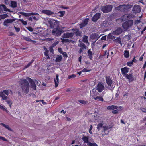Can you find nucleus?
I'll list each match as a JSON object with an SVG mask.
<instances>
[{
  "mask_svg": "<svg viewBox=\"0 0 146 146\" xmlns=\"http://www.w3.org/2000/svg\"><path fill=\"white\" fill-rule=\"evenodd\" d=\"M29 81L31 84V88L34 90L36 89V85L34 80L31 78L27 77L26 79H20L19 81V84L21 88L22 92L24 94H27L29 91L30 85L27 81Z\"/></svg>",
  "mask_w": 146,
  "mask_h": 146,
  "instance_id": "1",
  "label": "nucleus"
},
{
  "mask_svg": "<svg viewBox=\"0 0 146 146\" xmlns=\"http://www.w3.org/2000/svg\"><path fill=\"white\" fill-rule=\"evenodd\" d=\"M132 7V5L129 4L120 5L115 7L116 10L120 11L123 12H125Z\"/></svg>",
  "mask_w": 146,
  "mask_h": 146,
  "instance_id": "2",
  "label": "nucleus"
},
{
  "mask_svg": "<svg viewBox=\"0 0 146 146\" xmlns=\"http://www.w3.org/2000/svg\"><path fill=\"white\" fill-rule=\"evenodd\" d=\"M133 24V21L132 20H128L123 23L122 25L123 28L125 30H127L131 28Z\"/></svg>",
  "mask_w": 146,
  "mask_h": 146,
  "instance_id": "3",
  "label": "nucleus"
},
{
  "mask_svg": "<svg viewBox=\"0 0 146 146\" xmlns=\"http://www.w3.org/2000/svg\"><path fill=\"white\" fill-rule=\"evenodd\" d=\"M113 8V6L111 5H108L105 6H102L100 9L104 13H108L111 11Z\"/></svg>",
  "mask_w": 146,
  "mask_h": 146,
  "instance_id": "4",
  "label": "nucleus"
},
{
  "mask_svg": "<svg viewBox=\"0 0 146 146\" xmlns=\"http://www.w3.org/2000/svg\"><path fill=\"white\" fill-rule=\"evenodd\" d=\"M135 16L132 13H127L121 16V21H124L127 20L135 18Z\"/></svg>",
  "mask_w": 146,
  "mask_h": 146,
  "instance_id": "5",
  "label": "nucleus"
},
{
  "mask_svg": "<svg viewBox=\"0 0 146 146\" xmlns=\"http://www.w3.org/2000/svg\"><path fill=\"white\" fill-rule=\"evenodd\" d=\"M62 32V30L60 28H54L52 31L53 34L57 36H60Z\"/></svg>",
  "mask_w": 146,
  "mask_h": 146,
  "instance_id": "6",
  "label": "nucleus"
},
{
  "mask_svg": "<svg viewBox=\"0 0 146 146\" xmlns=\"http://www.w3.org/2000/svg\"><path fill=\"white\" fill-rule=\"evenodd\" d=\"M20 14L22 15L25 17H28L31 15H39V14L37 13H35L34 12L30 13H25L23 12H21L20 13Z\"/></svg>",
  "mask_w": 146,
  "mask_h": 146,
  "instance_id": "7",
  "label": "nucleus"
},
{
  "mask_svg": "<svg viewBox=\"0 0 146 146\" xmlns=\"http://www.w3.org/2000/svg\"><path fill=\"white\" fill-rule=\"evenodd\" d=\"M132 11L135 14L140 13L141 12L140 7L137 5H135L133 8Z\"/></svg>",
  "mask_w": 146,
  "mask_h": 146,
  "instance_id": "8",
  "label": "nucleus"
},
{
  "mask_svg": "<svg viewBox=\"0 0 146 146\" xmlns=\"http://www.w3.org/2000/svg\"><path fill=\"white\" fill-rule=\"evenodd\" d=\"M105 88L104 86L101 83H99L97 85L96 89L100 93L102 92Z\"/></svg>",
  "mask_w": 146,
  "mask_h": 146,
  "instance_id": "9",
  "label": "nucleus"
},
{
  "mask_svg": "<svg viewBox=\"0 0 146 146\" xmlns=\"http://www.w3.org/2000/svg\"><path fill=\"white\" fill-rule=\"evenodd\" d=\"M122 32V29L120 27H118L115 31L112 32V34L114 35H118L121 34Z\"/></svg>",
  "mask_w": 146,
  "mask_h": 146,
  "instance_id": "10",
  "label": "nucleus"
},
{
  "mask_svg": "<svg viewBox=\"0 0 146 146\" xmlns=\"http://www.w3.org/2000/svg\"><path fill=\"white\" fill-rule=\"evenodd\" d=\"M130 68L127 67L122 68L121 69V73L123 76H126V74H128V73L129 71Z\"/></svg>",
  "mask_w": 146,
  "mask_h": 146,
  "instance_id": "11",
  "label": "nucleus"
},
{
  "mask_svg": "<svg viewBox=\"0 0 146 146\" xmlns=\"http://www.w3.org/2000/svg\"><path fill=\"white\" fill-rule=\"evenodd\" d=\"M74 35V33L72 32L68 33H64L62 35V37L64 38H72Z\"/></svg>",
  "mask_w": 146,
  "mask_h": 146,
  "instance_id": "12",
  "label": "nucleus"
},
{
  "mask_svg": "<svg viewBox=\"0 0 146 146\" xmlns=\"http://www.w3.org/2000/svg\"><path fill=\"white\" fill-rule=\"evenodd\" d=\"M106 81L107 84L109 86H111L113 83V80L110 76H105Z\"/></svg>",
  "mask_w": 146,
  "mask_h": 146,
  "instance_id": "13",
  "label": "nucleus"
},
{
  "mask_svg": "<svg viewBox=\"0 0 146 146\" xmlns=\"http://www.w3.org/2000/svg\"><path fill=\"white\" fill-rule=\"evenodd\" d=\"M15 21L14 19H9L5 20L3 22V25L4 26L8 27V23H12Z\"/></svg>",
  "mask_w": 146,
  "mask_h": 146,
  "instance_id": "14",
  "label": "nucleus"
},
{
  "mask_svg": "<svg viewBox=\"0 0 146 146\" xmlns=\"http://www.w3.org/2000/svg\"><path fill=\"white\" fill-rule=\"evenodd\" d=\"M127 79H128L129 82H130L134 80V78L132 74V73L127 74L125 77Z\"/></svg>",
  "mask_w": 146,
  "mask_h": 146,
  "instance_id": "15",
  "label": "nucleus"
},
{
  "mask_svg": "<svg viewBox=\"0 0 146 146\" xmlns=\"http://www.w3.org/2000/svg\"><path fill=\"white\" fill-rule=\"evenodd\" d=\"M101 14L99 13H97L93 16L92 19V21L94 22L96 21L100 17Z\"/></svg>",
  "mask_w": 146,
  "mask_h": 146,
  "instance_id": "16",
  "label": "nucleus"
},
{
  "mask_svg": "<svg viewBox=\"0 0 146 146\" xmlns=\"http://www.w3.org/2000/svg\"><path fill=\"white\" fill-rule=\"evenodd\" d=\"M42 13L47 15H53L54 13L51 11L48 10H42L41 11Z\"/></svg>",
  "mask_w": 146,
  "mask_h": 146,
  "instance_id": "17",
  "label": "nucleus"
},
{
  "mask_svg": "<svg viewBox=\"0 0 146 146\" xmlns=\"http://www.w3.org/2000/svg\"><path fill=\"white\" fill-rule=\"evenodd\" d=\"M107 54V58L109 56L111 57L113 56V52L111 50H109L107 52L106 51H105L104 55H106Z\"/></svg>",
  "mask_w": 146,
  "mask_h": 146,
  "instance_id": "18",
  "label": "nucleus"
},
{
  "mask_svg": "<svg viewBox=\"0 0 146 146\" xmlns=\"http://www.w3.org/2000/svg\"><path fill=\"white\" fill-rule=\"evenodd\" d=\"M91 38L93 40L96 39V40L100 37L99 36V35L96 33H93L90 36Z\"/></svg>",
  "mask_w": 146,
  "mask_h": 146,
  "instance_id": "19",
  "label": "nucleus"
},
{
  "mask_svg": "<svg viewBox=\"0 0 146 146\" xmlns=\"http://www.w3.org/2000/svg\"><path fill=\"white\" fill-rule=\"evenodd\" d=\"M59 75L57 74L56 76V78L54 79V82H55V87L56 88L58 87V84L59 83Z\"/></svg>",
  "mask_w": 146,
  "mask_h": 146,
  "instance_id": "20",
  "label": "nucleus"
},
{
  "mask_svg": "<svg viewBox=\"0 0 146 146\" xmlns=\"http://www.w3.org/2000/svg\"><path fill=\"white\" fill-rule=\"evenodd\" d=\"M118 108V107L117 106H115L112 105L110 106H109L107 107V109L108 110L112 111L114 110L117 109Z\"/></svg>",
  "mask_w": 146,
  "mask_h": 146,
  "instance_id": "21",
  "label": "nucleus"
},
{
  "mask_svg": "<svg viewBox=\"0 0 146 146\" xmlns=\"http://www.w3.org/2000/svg\"><path fill=\"white\" fill-rule=\"evenodd\" d=\"M62 57L61 55H58L56 56L54 61L56 62H60L62 61Z\"/></svg>",
  "mask_w": 146,
  "mask_h": 146,
  "instance_id": "22",
  "label": "nucleus"
},
{
  "mask_svg": "<svg viewBox=\"0 0 146 146\" xmlns=\"http://www.w3.org/2000/svg\"><path fill=\"white\" fill-rule=\"evenodd\" d=\"M75 31L74 32V33L75 34L76 36H82V32L80 31L78 29H74Z\"/></svg>",
  "mask_w": 146,
  "mask_h": 146,
  "instance_id": "23",
  "label": "nucleus"
},
{
  "mask_svg": "<svg viewBox=\"0 0 146 146\" xmlns=\"http://www.w3.org/2000/svg\"><path fill=\"white\" fill-rule=\"evenodd\" d=\"M0 7H2L3 8L4 10L5 11H8L10 12H13L12 11L7 8L6 6L4 4H1Z\"/></svg>",
  "mask_w": 146,
  "mask_h": 146,
  "instance_id": "24",
  "label": "nucleus"
},
{
  "mask_svg": "<svg viewBox=\"0 0 146 146\" xmlns=\"http://www.w3.org/2000/svg\"><path fill=\"white\" fill-rule=\"evenodd\" d=\"M82 139L84 141V143H89V137L88 136H86L83 135V137L82 138Z\"/></svg>",
  "mask_w": 146,
  "mask_h": 146,
  "instance_id": "25",
  "label": "nucleus"
},
{
  "mask_svg": "<svg viewBox=\"0 0 146 146\" xmlns=\"http://www.w3.org/2000/svg\"><path fill=\"white\" fill-rule=\"evenodd\" d=\"M10 4L11 6L13 8H15L17 6V3L16 1H11Z\"/></svg>",
  "mask_w": 146,
  "mask_h": 146,
  "instance_id": "26",
  "label": "nucleus"
},
{
  "mask_svg": "<svg viewBox=\"0 0 146 146\" xmlns=\"http://www.w3.org/2000/svg\"><path fill=\"white\" fill-rule=\"evenodd\" d=\"M94 99L96 100L103 102L104 100L102 96H97L96 97H94Z\"/></svg>",
  "mask_w": 146,
  "mask_h": 146,
  "instance_id": "27",
  "label": "nucleus"
},
{
  "mask_svg": "<svg viewBox=\"0 0 146 146\" xmlns=\"http://www.w3.org/2000/svg\"><path fill=\"white\" fill-rule=\"evenodd\" d=\"M88 53L89 59L90 60H92L93 58V54L90 49H89L88 50Z\"/></svg>",
  "mask_w": 146,
  "mask_h": 146,
  "instance_id": "28",
  "label": "nucleus"
},
{
  "mask_svg": "<svg viewBox=\"0 0 146 146\" xmlns=\"http://www.w3.org/2000/svg\"><path fill=\"white\" fill-rule=\"evenodd\" d=\"M110 131H104L103 130L102 131V136H104L106 135H107L109 133Z\"/></svg>",
  "mask_w": 146,
  "mask_h": 146,
  "instance_id": "29",
  "label": "nucleus"
},
{
  "mask_svg": "<svg viewBox=\"0 0 146 146\" xmlns=\"http://www.w3.org/2000/svg\"><path fill=\"white\" fill-rule=\"evenodd\" d=\"M112 35L113 34H112V33H110L108 35V36H107V39H115V37L114 36H113Z\"/></svg>",
  "mask_w": 146,
  "mask_h": 146,
  "instance_id": "30",
  "label": "nucleus"
},
{
  "mask_svg": "<svg viewBox=\"0 0 146 146\" xmlns=\"http://www.w3.org/2000/svg\"><path fill=\"white\" fill-rule=\"evenodd\" d=\"M114 41H115L117 43H119L121 45H122V43L121 41V38L119 37H117L114 40Z\"/></svg>",
  "mask_w": 146,
  "mask_h": 146,
  "instance_id": "31",
  "label": "nucleus"
},
{
  "mask_svg": "<svg viewBox=\"0 0 146 146\" xmlns=\"http://www.w3.org/2000/svg\"><path fill=\"white\" fill-rule=\"evenodd\" d=\"M78 46L81 47L83 49H86V47L85 44L83 43H80L79 44H78Z\"/></svg>",
  "mask_w": 146,
  "mask_h": 146,
  "instance_id": "32",
  "label": "nucleus"
},
{
  "mask_svg": "<svg viewBox=\"0 0 146 146\" xmlns=\"http://www.w3.org/2000/svg\"><path fill=\"white\" fill-rule=\"evenodd\" d=\"M8 17V15L7 14H4L0 15V21L1 19H4Z\"/></svg>",
  "mask_w": 146,
  "mask_h": 146,
  "instance_id": "33",
  "label": "nucleus"
},
{
  "mask_svg": "<svg viewBox=\"0 0 146 146\" xmlns=\"http://www.w3.org/2000/svg\"><path fill=\"white\" fill-rule=\"evenodd\" d=\"M112 128V127L109 126H104L103 127V130L104 131H109V129Z\"/></svg>",
  "mask_w": 146,
  "mask_h": 146,
  "instance_id": "34",
  "label": "nucleus"
},
{
  "mask_svg": "<svg viewBox=\"0 0 146 146\" xmlns=\"http://www.w3.org/2000/svg\"><path fill=\"white\" fill-rule=\"evenodd\" d=\"M124 56L126 58H128L129 56V51L127 50L125 51Z\"/></svg>",
  "mask_w": 146,
  "mask_h": 146,
  "instance_id": "35",
  "label": "nucleus"
},
{
  "mask_svg": "<svg viewBox=\"0 0 146 146\" xmlns=\"http://www.w3.org/2000/svg\"><path fill=\"white\" fill-rule=\"evenodd\" d=\"M88 36H84L82 39V41L84 43H88Z\"/></svg>",
  "mask_w": 146,
  "mask_h": 146,
  "instance_id": "36",
  "label": "nucleus"
},
{
  "mask_svg": "<svg viewBox=\"0 0 146 146\" xmlns=\"http://www.w3.org/2000/svg\"><path fill=\"white\" fill-rule=\"evenodd\" d=\"M10 91L11 92V91L10 90H3L2 92L1 93H3V94H5L7 96H8L9 94V91Z\"/></svg>",
  "mask_w": 146,
  "mask_h": 146,
  "instance_id": "37",
  "label": "nucleus"
},
{
  "mask_svg": "<svg viewBox=\"0 0 146 146\" xmlns=\"http://www.w3.org/2000/svg\"><path fill=\"white\" fill-rule=\"evenodd\" d=\"M103 123H99L98 124L97 126V129L98 130H100V129L102 127H103Z\"/></svg>",
  "mask_w": 146,
  "mask_h": 146,
  "instance_id": "38",
  "label": "nucleus"
},
{
  "mask_svg": "<svg viewBox=\"0 0 146 146\" xmlns=\"http://www.w3.org/2000/svg\"><path fill=\"white\" fill-rule=\"evenodd\" d=\"M1 125L8 130H11V128L8 125H5L2 123H1Z\"/></svg>",
  "mask_w": 146,
  "mask_h": 146,
  "instance_id": "39",
  "label": "nucleus"
},
{
  "mask_svg": "<svg viewBox=\"0 0 146 146\" xmlns=\"http://www.w3.org/2000/svg\"><path fill=\"white\" fill-rule=\"evenodd\" d=\"M23 39L26 41L30 42L31 39L28 36H23Z\"/></svg>",
  "mask_w": 146,
  "mask_h": 146,
  "instance_id": "40",
  "label": "nucleus"
},
{
  "mask_svg": "<svg viewBox=\"0 0 146 146\" xmlns=\"http://www.w3.org/2000/svg\"><path fill=\"white\" fill-rule=\"evenodd\" d=\"M0 96L1 97L2 99L3 100H6L7 98V96L3 94V93H0Z\"/></svg>",
  "mask_w": 146,
  "mask_h": 146,
  "instance_id": "41",
  "label": "nucleus"
},
{
  "mask_svg": "<svg viewBox=\"0 0 146 146\" xmlns=\"http://www.w3.org/2000/svg\"><path fill=\"white\" fill-rule=\"evenodd\" d=\"M61 39L62 41L61 42H62L64 43H67L69 42H70V40L68 39H64V38H61Z\"/></svg>",
  "mask_w": 146,
  "mask_h": 146,
  "instance_id": "42",
  "label": "nucleus"
},
{
  "mask_svg": "<svg viewBox=\"0 0 146 146\" xmlns=\"http://www.w3.org/2000/svg\"><path fill=\"white\" fill-rule=\"evenodd\" d=\"M78 101L80 103H81L82 104H87L88 103V102L87 101L79 100H78Z\"/></svg>",
  "mask_w": 146,
  "mask_h": 146,
  "instance_id": "43",
  "label": "nucleus"
},
{
  "mask_svg": "<svg viewBox=\"0 0 146 146\" xmlns=\"http://www.w3.org/2000/svg\"><path fill=\"white\" fill-rule=\"evenodd\" d=\"M19 21H20L23 25H26L27 24V23L26 21H25L22 19H19Z\"/></svg>",
  "mask_w": 146,
  "mask_h": 146,
  "instance_id": "44",
  "label": "nucleus"
},
{
  "mask_svg": "<svg viewBox=\"0 0 146 146\" xmlns=\"http://www.w3.org/2000/svg\"><path fill=\"white\" fill-rule=\"evenodd\" d=\"M33 61L34 60H32L31 62H29L27 65H25V68H27L29 67L32 64L33 62Z\"/></svg>",
  "mask_w": 146,
  "mask_h": 146,
  "instance_id": "45",
  "label": "nucleus"
},
{
  "mask_svg": "<svg viewBox=\"0 0 146 146\" xmlns=\"http://www.w3.org/2000/svg\"><path fill=\"white\" fill-rule=\"evenodd\" d=\"M88 145L89 146H98V145L95 142L93 143L89 142L88 144Z\"/></svg>",
  "mask_w": 146,
  "mask_h": 146,
  "instance_id": "46",
  "label": "nucleus"
},
{
  "mask_svg": "<svg viewBox=\"0 0 146 146\" xmlns=\"http://www.w3.org/2000/svg\"><path fill=\"white\" fill-rule=\"evenodd\" d=\"M6 102H7L9 105L10 108L11 107V105L12 104V102L10 100H6Z\"/></svg>",
  "mask_w": 146,
  "mask_h": 146,
  "instance_id": "47",
  "label": "nucleus"
},
{
  "mask_svg": "<svg viewBox=\"0 0 146 146\" xmlns=\"http://www.w3.org/2000/svg\"><path fill=\"white\" fill-rule=\"evenodd\" d=\"M55 22L53 23L52 21H50L49 22L52 28H54L55 27L54 25H55Z\"/></svg>",
  "mask_w": 146,
  "mask_h": 146,
  "instance_id": "48",
  "label": "nucleus"
},
{
  "mask_svg": "<svg viewBox=\"0 0 146 146\" xmlns=\"http://www.w3.org/2000/svg\"><path fill=\"white\" fill-rule=\"evenodd\" d=\"M133 64V63L132 61L128 62L127 63V65L129 67H131Z\"/></svg>",
  "mask_w": 146,
  "mask_h": 146,
  "instance_id": "49",
  "label": "nucleus"
},
{
  "mask_svg": "<svg viewBox=\"0 0 146 146\" xmlns=\"http://www.w3.org/2000/svg\"><path fill=\"white\" fill-rule=\"evenodd\" d=\"M88 21V19L86 18L82 22H83L85 25H86L87 24Z\"/></svg>",
  "mask_w": 146,
  "mask_h": 146,
  "instance_id": "50",
  "label": "nucleus"
},
{
  "mask_svg": "<svg viewBox=\"0 0 146 146\" xmlns=\"http://www.w3.org/2000/svg\"><path fill=\"white\" fill-rule=\"evenodd\" d=\"M59 43V41H56L54 42L53 43L52 45L51 46L54 47L56 45H57Z\"/></svg>",
  "mask_w": 146,
  "mask_h": 146,
  "instance_id": "51",
  "label": "nucleus"
},
{
  "mask_svg": "<svg viewBox=\"0 0 146 146\" xmlns=\"http://www.w3.org/2000/svg\"><path fill=\"white\" fill-rule=\"evenodd\" d=\"M53 47L50 46L49 47V51L51 53L53 54L54 52V50H53Z\"/></svg>",
  "mask_w": 146,
  "mask_h": 146,
  "instance_id": "52",
  "label": "nucleus"
},
{
  "mask_svg": "<svg viewBox=\"0 0 146 146\" xmlns=\"http://www.w3.org/2000/svg\"><path fill=\"white\" fill-rule=\"evenodd\" d=\"M91 71V70H88L86 68H84L82 70V72H88Z\"/></svg>",
  "mask_w": 146,
  "mask_h": 146,
  "instance_id": "53",
  "label": "nucleus"
},
{
  "mask_svg": "<svg viewBox=\"0 0 146 146\" xmlns=\"http://www.w3.org/2000/svg\"><path fill=\"white\" fill-rule=\"evenodd\" d=\"M76 77V76L74 74H72L68 76V79H70L72 78H74Z\"/></svg>",
  "mask_w": 146,
  "mask_h": 146,
  "instance_id": "54",
  "label": "nucleus"
},
{
  "mask_svg": "<svg viewBox=\"0 0 146 146\" xmlns=\"http://www.w3.org/2000/svg\"><path fill=\"white\" fill-rule=\"evenodd\" d=\"M0 109L3 110V111H7V110L5 108V106H2L1 104H0Z\"/></svg>",
  "mask_w": 146,
  "mask_h": 146,
  "instance_id": "55",
  "label": "nucleus"
},
{
  "mask_svg": "<svg viewBox=\"0 0 146 146\" xmlns=\"http://www.w3.org/2000/svg\"><path fill=\"white\" fill-rule=\"evenodd\" d=\"M48 53L49 51L48 50L46 49L45 50V51L44 52L45 56H49Z\"/></svg>",
  "mask_w": 146,
  "mask_h": 146,
  "instance_id": "56",
  "label": "nucleus"
},
{
  "mask_svg": "<svg viewBox=\"0 0 146 146\" xmlns=\"http://www.w3.org/2000/svg\"><path fill=\"white\" fill-rule=\"evenodd\" d=\"M58 13H60V15H59L60 17L63 16L65 14L64 11H59V12Z\"/></svg>",
  "mask_w": 146,
  "mask_h": 146,
  "instance_id": "57",
  "label": "nucleus"
},
{
  "mask_svg": "<svg viewBox=\"0 0 146 146\" xmlns=\"http://www.w3.org/2000/svg\"><path fill=\"white\" fill-rule=\"evenodd\" d=\"M27 29L30 32H32L33 31V28L31 27H27Z\"/></svg>",
  "mask_w": 146,
  "mask_h": 146,
  "instance_id": "58",
  "label": "nucleus"
},
{
  "mask_svg": "<svg viewBox=\"0 0 146 146\" xmlns=\"http://www.w3.org/2000/svg\"><path fill=\"white\" fill-rule=\"evenodd\" d=\"M86 25H85L83 22H82L80 25V27L81 28H82L85 27Z\"/></svg>",
  "mask_w": 146,
  "mask_h": 146,
  "instance_id": "59",
  "label": "nucleus"
},
{
  "mask_svg": "<svg viewBox=\"0 0 146 146\" xmlns=\"http://www.w3.org/2000/svg\"><path fill=\"white\" fill-rule=\"evenodd\" d=\"M118 110H114L113 111H112V113L113 114H117L118 113Z\"/></svg>",
  "mask_w": 146,
  "mask_h": 146,
  "instance_id": "60",
  "label": "nucleus"
},
{
  "mask_svg": "<svg viewBox=\"0 0 146 146\" xmlns=\"http://www.w3.org/2000/svg\"><path fill=\"white\" fill-rule=\"evenodd\" d=\"M62 55H63V56H64L66 57H68L67 55L66 54V53L65 52H63L62 53Z\"/></svg>",
  "mask_w": 146,
  "mask_h": 146,
  "instance_id": "61",
  "label": "nucleus"
},
{
  "mask_svg": "<svg viewBox=\"0 0 146 146\" xmlns=\"http://www.w3.org/2000/svg\"><path fill=\"white\" fill-rule=\"evenodd\" d=\"M106 35H105V36H103L101 38V40H106Z\"/></svg>",
  "mask_w": 146,
  "mask_h": 146,
  "instance_id": "62",
  "label": "nucleus"
},
{
  "mask_svg": "<svg viewBox=\"0 0 146 146\" xmlns=\"http://www.w3.org/2000/svg\"><path fill=\"white\" fill-rule=\"evenodd\" d=\"M92 127H92V125H91L90 126V128L89 129V132L90 134H92L91 130L92 128Z\"/></svg>",
  "mask_w": 146,
  "mask_h": 146,
  "instance_id": "63",
  "label": "nucleus"
},
{
  "mask_svg": "<svg viewBox=\"0 0 146 146\" xmlns=\"http://www.w3.org/2000/svg\"><path fill=\"white\" fill-rule=\"evenodd\" d=\"M0 139L4 141H7V139L4 137L0 136Z\"/></svg>",
  "mask_w": 146,
  "mask_h": 146,
  "instance_id": "64",
  "label": "nucleus"
}]
</instances>
